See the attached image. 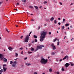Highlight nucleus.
I'll list each match as a JSON object with an SVG mask.
<instances>
[{"label":"nucleus","instance_id":"nucleus-1","mask_svg":"<svg viewBox=\"0 0 74 74\" xmlns=\"http://www.w3.org/2000/svg\"><path fill=\"white\" fill-rule=\"evenodd\" d=\"M42 33L41 34L40 37V41L42 42L44 40V39L45 37L46 36V34L47 32H45L44 31H42Z\"/></svg>","mask_w":74,"mask_h":74},{"label":"nucleus","instance_id":"nucleus-2","mask_svg":"<svg viewBox=\"0 0 74 74\" xmlns=\"http://www.w3.org/2000/svg\"><path fill=\"white\" fill-rule=\"evenodd\" d=\"M40 62L42 64H46L48 62V60H45L44 58L42 57L40 60Z\"/></svg>","mask_w":74,"mask_h":74},{"label":"nucleus","instance_id":"nucleus-3","mask_svg":"<svg viewBox=\"0 0 74 74\" xmlns=\"http://www.w3.org/2000/svg\"><path fill=\"white\" fill-rule=\"evenodd\" d=\"M32 33V31H31L30 33H29V35H27L26 36V37L24 39L25 42H28V41H29V36H30V34H31Z\"/></svg>","mask_w":74,"mask_h":74},{"label":"nucleus","instance_id":"nucleus-4","mask_svg":"<svg viewBox=\"0 0 74 74\" xmlns=\"http://www.w3.org/2000/svg\"><path fill=\"white\" fill-rule=\"evenodd\" d=\"M44 45H38L37 47L36 48V50L37 51V50H38V49H42V47H44Z\"/></svg>","mask_w":74,"mask_h":74},{"label":"nucleus","instance_id":"nucleus-5","mask_svg":"<svg viewBox=\"0 0 74 74\" xmlns=\"http://www.w3.org/2000/svg\"><path fill=\"white\" fill-rule=\"evenodd\" d=\"M17 63H18V62L16 61H14L12 65V67H15L16 66V64H17Z\"/></svg>","mask_w":74,"mask_h":74},{"label":"nucleus","instance_id":"nucleus-6","mask_svg":"<svg viewBox=\"0 0 74 74\" xmlns=\"http://www.w3.org/2000/svg\"><path fill=\"white\" fill-rule=\"evenodd\" d=\"M51 47L53 48V50H55L56 49V47L54 45L53 43H52L51 44Z\"/></svg>","mask_w":74,"mask_h":74},{"label":"nucleus","instance_id":"nucleus-7","mask_svg":"<svg viewBox=\"0 0 74 74\" xmlns=\"http://www.w3.org/2000/svg\"><path fill=\"white\" fill-rule=\"evenodd\" d=\"M64 66L66 67H67L70 66V64L68 63H66L64 65Z\"/></svg>","mask_w":74,"mask_h":74},{"label":"nucleus","instance_id":"nucleus-8","mask_svg":"<svg viewBox=\"0 0 74 74\" xmlns=\"http://www.w3.org/2000/svg\"><path fill=\"white\" fill-rule=\"evenodd\" d=\"M0 58L1 60H2L4 58V57L2 56V54H0Z\"/></svg>","mask_w":74,"mask_h":74},{"label":"nucleus","instance_id":"nucleus-9","mask_svg":"<svg viewBox=\"0 0 74 74\" xmlns=\"http://www.w3.org/2000/svg\"><path fill=\"white\" fill-rule=\"evenodd\" d=\"M3 69L4 72H5L6 70H7V68H5L4 66H3Z\"/></svg>","mask_w":74,"mask_h":74},{"label":"nucleus","instance_id":"nucleus-10","mask_svg":"<svg viewBox=\"0 0 74 74\" xmlns=\"http://www.w3.org/2000/svg\"><path fill=\"white\" fill-rule=\"evenodd\" d=\"M7 59L6 58H4L3 59V62H4V63H5V62H7Z\"/></svg>","mask_w":74,"mask_h":74},{"label":"nucleus","instance_id":"nucleus-11","mask_svg":"<svg viewBox=\"0 0 74 74\" xmlns=\"http://www.w3.org/2000/svg\"><path fill=\"white\" fill-rule=\"evenodd\" d=\"M54 20V18L53 17H52L50 19V21H53Z\"/></svg>","mask_w":74,"mask_h":74},{"label":"nucleus","instance_id":"nucleus-12","mask_svg":"<svg viewBox=\"0 0 74 74\" xmlns=\"http://www.w3.org/2000/svg\"><path fill=\"white\" fill-rule=\"evenodd\" d=\"M55 53H56V52H52V53H51V55H54L55 54Z\"/></svg>","mask_w":74,"mask_h":74},{"label":"nucleus","instance_id":"nucleus-13","mask_svg":"<svg viewBox=\"0 0 74 74\" xmlns=\"http://www.w3.org/2000/svg\"><path fill=\"white\" fill-rule=\"evenodd\" d=\"M31 51H34V49L33 48V47H31Z\"/></svg>","mask_w":74,"mask_h":74},{"label":"nucleus","instance_id":"nucleus-14","mask_svg":"<svg viewBox=\"0 0 74 74\" xmlns=\"http://www.w3.org/2000/svg\"><path fill=\"white\" fill-rule=\"evenodd\" d=\"M34 7L36 10H38V7H37V6H34Z\"/></svg>","mask_w":74,"mask_h":74},{"label":"nucleus","instance_id":"nucleus-15","mask_svg":"<svg viewBox=\"0 0 74 74\" xmlns=\"http://www.w3.org/2000/svg\"><path fill=\"white\" fill-rule=\"evenodd\" d=\"M26 65L27 66H30V65H31V64H29V63H26Z\"/></svg>","mask_w":74,"mask_h":74},{"label":"nucleus","instance_id":"nucleus-16","mask_svg":"<svg viewBox=\"0 0 74 74\" xmlns=\"http://www.w3.org/2000/svg\"><path fill=\"white\" fill-rule=\"evenodd\" d=\"M65 26H69V24H67V23H66V24H65Z\"/></svg>","mask_w":74,"mask_h":74},{"label":"nucleus","instance_id":"nucleus-17","mask_svg":"<svg viewBox=\"0 0 74 74\" xmlns=\"http://www.w3.org/2000/svg\"><path fill=\"white\" fill-rule=\"evenodd\" d=\"M8 49L9 50H11L12 49H13V48L12 47H9Z\"/></svg>","mask_w":74,"mask_h":74},{"label":"nucleus","instance_id":"nucleus-18","mask_svg":"<svg viewBox=\"0 0 74 74\" xmlns=\"http://www.w3.org/2000/svg\"><path fill=\"white\" fill-rule=\"evenodd\" d=\"M64 26H63L61 27V29L62 30H63V29H64Z\"/></svg>","mask_w":74,"mask_h":74},{"label":"nucleus","instance_id":"nucleus-19","mask_svg":"<svg viewBox=\"0 0 74 74\" xmlns=\"http://www.w3.org/2000/svg\"><path fill=\"white\" fill-rule=\"evenodd\" d=\"M14 63V62H13V61H11L10 62V64H13Z\"/></svg>","mask_w":74,"mask_h":74},{"label":"nucleus","instance_id":"nucleus-20","mask_svg":"<svg viewBox=\"0 0 74 74\" xmlns=\"http://www.w3.org/2000/svg\"><path fill=\"white\" fill-rule=\"evenodd\" d=\"M54 23L55 24H56L57 23V21L56 20H54Z\"/></svg>","mask_w":74,"mask_h":74},{"label":"nucleus","instance_id":"nucleus-21","mask_svg":"<svg viewBox=\"0 0 74 74\" xmlns=\"http://www.w3.org/2000/svg\"><path fill=\"white\" fill-rule=\"evenodd\" d=\"M69 57V56H68L67 55H66V56H65L64 58L65 59H66V58H68V57Z\"/></svg>","mask_w":74,"mask_h":74},{"label":"nucleus","instance_id":"nucleus-22","mask_svg":"<svg viewBox=\"0 0 74 74\" xmlns=\"http://www.w3.org/2000/svg\"><path fill=\"white\" fill-rule=\"evenodd\" d=\"M59 43H60V42H59V41H58L57 42V46H59Z\"/></svg>","mask_w":74,"mask_h":74},{"label":"nucleus","instance_id":"nucleus-23","mask_svg":"<svg viewBox=\"0 0 74 74\" xmlns=\"http://www.w3.org/2000/svg\"><path fill=\"white\" fill-rule=\"evenodd\" d=\"M18 55V54L17 53H15V56L16 57H17V56Z\"/></svg>","mask_w":74,"mask_h":74},{"label":"nucleus","instance_id":"nucleus-24","mask_svg":"<svg viewBox=\"0 0 74 74\" xmlns=\"http://www.w3.org/2000/svg\"><path fill=\"white\" fill-rule=\"evenodd\" d=\"M34 38H37V36L36 35H34Z\"/></svg>","mask_w":74,"mask_h":74},{"label":"nucleus","instance_id":"nucleus-25","mask_svg":"<svg viewBox=\"0 0 74 74\" xmlns=\"http://www.w3.org/2000/svg\"><path fill=\"white\" fill-rule=\"evenodd\" d=\"M65 19L63 18V23H64V22H65Z\"/></svg>","mask_w":74,"mask_h":74},{"label":"nucleus","instance_id":"nucleus-26","mask_svg":"<svg viewBox=\"0 0 74 74\" xmlns=\"http://www.w3.org/2000/svg\"><path fill=\"white\" fill-rule=\"evenodd\" d=\"M5 29H6V30L7 31V32H8V33H9L10 32L9 31H8V30L7 29V28H5Z\"/></svg>","mask_w":74,"mask_h":74},{"label":"nucleus","instance_id":"nucleus-27","mask_svg":"<svg viewBox=\"0 0 74 74\" xmlns=\"http://www.w3.org/2000/svg\"><path fill=\"white\" fill-rule=\"evenodd\" d=\"M49 72H52V69H49Z\"/></svg>","mask_w":74,"mask_h":74},{"label":"nucleus","instance_id":"nucleus-28","mask_svg":"<svg viewBox=\"0 0 74 74\" xmlns=\"http://www.w3.org/2000/svg\"><path fill=\"white\" fill-rule=\"evenodd\" d=\"M3 70L1 69L0 70V73H3Z\"/></svg>","mask_w":74,"mask_h":74},{"label":"nucleus","instance_id":"nucleus-29","mask_svg":"<svg viewBox=\"0 0 74 74\" xmlns=\"http://www.w3.org/2000/svg\"><path fill=\"white\" fill-rule=\"evenodd\" d=\"M61 70L62 71H64V68L63 67L62 68Z\"/></svg>","mask_w":74,"mask_h":74},{"label":"nucleus","instance_id":"nucleus-30","mask_svg":"<svg viewBox=\"0 0 74 74\" xmlns=\"http://www.w3.org/2000/svg\"><path fill=\"white\" fill-rule=\"evenodd\" d=\"M22 1H23V2H24V3H25L26 1V0H22Z\"/></svg>","mask_w":74,"mask_h":74},{"label":"nucleus","instance_id":"nucleus-31","mask_svg":"<svg viewBox=\"0 0 74 74\" xmlns=\"http://www.w3.org/2000/svg\"><path fill=\"white\" fill-rule=\"evenodd\" d=\"M57 40V38L55 39L54 40V42H55Z\"/></svg>","mask_w":74,"mask_h":74},{"label":"nucleus","instance_id":"nucleus-32","mask_svg":"<svg viewBox=\"0 0 74 74\" xmlns=\"http://www.w3.org/2000/svg\"><path fill=\"white\" fill-rule=\"evenodd\" d=\"M35 42H37V40L35 39Z\"/></svg>","mask_w":74,"mask_h":74},{"label":"nucleus","instance_id":"nucleus-33","mask_svg":"<svg viewBox=\"0 0 74 74\" xmlns=\"http://www.w3.org/2000/svg\"><path fill=\"white\" fill-rule=\"evenodd\" d=\"M29 8H33V6H29Z\"/></svg>","mask_w":74,"mask_h":74},{"label":"nucleus","instance_id":"nucleus-34","mask_svg":"<svg viewBox=\"0 0 74 74\" xmlns=\"http://www.w3.org/2000/svg\"><path fill=\"white\" fill-rule=\"evenodd\" d=\"M23 36H21V39H22V38H23Z\"/></svg>","mask_w":74,"mask_h":74},{"label":"nucleus","instance_id":"nucleus-35","mask_svg":"<svg viewBox=\"0 0 74 74\" xmlns=\"http://www.w3.org/2000/svg\"><path fill=\"white\" fill-rule=\"evenodd\" d=\"M3 66H7V65H6V64H4L3 65Z\"/></svg>","mask_w":74,"mask_h":74},{"label":"nucleus","instance_id":"nucleus-36","mask_svg":"<svg viewBox=\"0 0 74 74\" xmlns=\"http://www.w3.org/2000/svg\"><path fill=\"white\" fill-rule=\"evenodd\" d=\"M19 49L20 50L21 49V50H22V49H23V48H22V47L20 48Z\"/></svg>","mask_w":74,"mask_h":74},{"label":"nucleus","instance_id":"nucleus-37","mask_svg":"<svg viewBox=\"0 0 74 74\" xmlns=\"http://www.w3.org/2000/svg\"><path fill=\"white\" fill-rule=\"evenodd\" d=\"M71 65L72 66H74V64H71Z\"/></svg>","mask_w":74,"mask_h":74},{"label":"nucleus","instance_id":"nucleus-38","mask_svg":"<svg viewBox=\"0 0 74 74\" xmlns=\"http://www.w3.org/2000/svg\"><path fill=\"white\" fill-rule=\"evenodd\" d=\"M2 3H3V2H0V5H1Z\"/></svg>","mask_w":74,"mask_h":74},{"label":"nucleus","instance_id":"nucleus-39","mask_svg":"<svg viewBox=\"0 0 74 74\" xmlns=\"http://www.w3.org/2000/svg\"><path fill=\"white\" fill-rule=\"evenodd\" d=\"M58 24L59 25H60V24H61L60 23V22L58 23Z\"/></svg>","mask_w":74,"mask_h":74},{"label":"nucleus","instance_id":"nucleus-40","mask_svg":"<svg viewBox=\"0 0 74 74\" xmlns=\"http://www.w3.org/2000/svg\"><path fill=\"white\" fill-rule=\"evenodd\" d=\"M28 53H32V52H30V51H28Z\"/></svg>","mask_w":74,"mask_h":74},{"label":"nucleus","instance_id":"nucleus-41","mask_svg":"<svg viewBox=\"0 0 74 74\" xmlns=\"http://www.w3.org/2000/svg\"><path fill=\"white\" fill-rule=\"evenodd\" d=\"M32 43H33V44H34V41H32Z\"/></svg>","mask_w":74,"mask_h":74},{"label":"nucleus","instance_id":"nucleus-42","mask_svg":"<svg viewBox=\"0 0 74 74\" xmlns=\"http://www.w3.org/2000/svg\"><path fill=\"white\" fill-rule=\"evenodd\" d=\"M31 21H32V22H33L34 21V20L33 19L31 20Z\"/></svg>","mask_w":74,"mask_h":74},{"label":"nucleus","instance_id":"nucleus-43","mask_svg":"<svg viewBox=\"0 0 74 74\" xmlns=\"http://www.w3.org/2000/svg\"><path fill=\"white\" fill-rule=\"evenodd\" d=\"M21 54H23V52L22 51L21 52Z\"/></svg>","mask_w":74,"mask_h":74},{"label":"nucleus","instance_id":"nucleus-44","mask_svg":"<svg viewBox=\"0 0 74 74\" xmlns=\"http://www.w3.org/2000/svg\"><path fill=\"white\" fill-rule=\"evenodd\" d=\"M34 74H37V72H34Z\"/></svg>","mask_w":74,"mask_h":74},{"label":"nucleus","instance_id":"nucleus-45","mask_svg":"<svg viewBox=\"0 0 74 74\" xmlns=\"http://www.w3.org/2000/svg\"><path fill=\"white\" fill-rule=\"evenodd\" d=\"M27 59V57L25 58H24L25 60H26V59Z\"/></svg>","mask_w":74,"mask_h":74},{"label":"nucleus","instance_id":"nucleus-46","mask_svg":"<svg viewBox=\"0 0 74 74\" xmlns=\"http://www.w3.org/2000/svg\"><path fill=\"white\" fill-rule=\"evenodd\" d=\"M44 3V4H46V3H47V1H45Z\"/></svg>","mask_w":74,"mask_h":74},{"label":"nucleus","instance_id":"nucleus-47","mask_svg":"<svg viewBox=\"0 0 74 74\" xmlns=\"http://www.w3.org/2000/svg\"><path fill=\"white\" fill-rule=\"evenodd\" d=\"M49 34H51V32H49Z\"/></svg>","mask_w":74,"mask_h":74},{"label":"nucleus","instance_id":"nucleus-48","mask_svg":"<svg viewBox=\"0 0 74 74\" xmlns=\"http://www.w3.org/2000/svg\"><path fill=\"white\" fill-rule=\"evenodd\" d=\"M74 38H72V39H71V41H73V40H74Z\"/></svg>","mask_w":74,"mask_h":74},{"label":"nucleus","instance_id":"nucleus-49","mask_svg":"<svg viewBox=\"0 0 74 74\" xmlns=\"http://www.w3.org/2000/svg\"><path fill=\"white\" fill-rule=\"evenodd\" d=\"M58 20H60V18H58Z\"/></svg>","mask_w":74,"mask_h":74},{"label":"nucleus","instance_id":"nucleus-50","mask_svg":"<svg viewBox=\"0 0 74 74\" xmlns=\"http://www.w3.org/2000/svg\"><path fill=\"white\" fill-rule=\"evenodd\" d=\"M62 61V60L60 59V62H61Z\"/></svg>","mask_w":74,"mask_h":74},{"label":"nucleus","instance_id":"nucleus-51","mask_svg":"<svg viewBox=\"0 0 74 74\" xmlns=\"http://www.w3.org/2000/svg\"><path fill=\"white\" fill-rule=\"evenodd\" d=\"M57 74H59V72H57Z\"/></svg>","mask_w":74,"mask_h":74},{"label":"nucleus","instance_id":"nucleus-52","mask_svg":"<svg viewBox=\"0 0 74 74\" xmlns=\"http://www.w3.org/2000/svg\"><path fill=\"white\" fill-rule=\"evenodd\" d=\"M74 3H72L71 4V5H73V4Z\"/></svg>","mask_w":74,"mask_h":74},{"label":"nucleus","instance_id":"nucleus-53","mask_svg":"<svg viewBox=\"0 0 74 74\" xmlns=\"http://www.w3.org/2000/svg\"><path fill=\"white\" fill-rule=\"evenodd\" d=\"M17 5H19V3H17Z\"/></svg>","mask_w":74,"mask_h":74},{"label":"nucleus","instance_id":"nucleus-54","mask_svg":"<svg viewBox=\"0 0 74 74\" xmlns=\"http://www.w3.org/2000/svg\"><path fill=\"white\" fill-rule=\"evenodd\" d=\"M40 8H42V6H40V7H39Z\"/></svg>","mask_w":74,"mask_h":74},{"label":"nucleus","instance_id":"nucleus-55","mask_svg":"<svg viewBox=\"0 0 74 74\" xmlns=\"http://www.w3.org/2000/svg\"><path fill=\"white\" fill-rule=\"evenodd\" d=\"M14 10H16V11H18V10H17V9H14Z\"/></svg>","mask_w":74,"mask_h":74},{"label":"nucleus","instance_id":"nucleus-56","mask_svg":"<svg viewBox=\"0 0 74 74\" xmlns=\"http://www.w3.org/2000/svg\"><path fill=\"white\" fill-rule=\"evenodd\" d=\"M63 60H64V59H66L64 57V58H63Z\"/></svg>","mask_w":74,"mask_h":74},{"label":"nucleus","instance_id":"nucleus-57","mask_svg":"<svg viewBox=\"0 0 74 74\" xmlns=\"http://www.w3.org/2000/svg\"><path fill=\"white\" fill-rule=\"evenodd\" d=\"M60 4L61 5H62V3H60Z\"/></svg>","mask_w":74,"mask_h":74},{"label":"nucleus","instance_id":"nucleus-58","mask_svg":"<svg viewBox=\"0 0 74 74\" xmlns=\"http://www.w3.org/2000/svg\"><path fill=\"white\" fill-rule=\"evenodd\" d=\"M50 58V57H48V59H49Z\"/></svg>","mask_w":74,"mask_h":74},{"label":"nucleus","instance_id":"nucleus-59","mask_svg":"<svg viewBox=\"0 0 74 74\" xmlns=\"http://www.w3.org/2000/svg\"><path fill=\"white\" fill-rule=\"evenodd\" d=\"M57 33H59V32L58 31H57Z\"/></svg>","mask_w":74,"mask_h":74},{"label":"nucleus","instance_id":"nucleus-60","mask_svg":"<svg viewBox=\"0 0 74 74\" xmlns=\"http://www.w3.org/2000/svg\"><path fill=\"white\" fill-rule=\"evenodd\" d=\"M58 30H59V29H60V27L58 28Z\"/></svg>","mask_w":74,"mask_h":74},{"label":"nucleus","instance_id":"nucleus-61","mask_svg":"<svg viewBox=\"0 0 74 74\" xmlns=\"http://www.w3.org/2000/svg\"><path fill=\"white\" fill-rule=\"evenodd\" d=\"M16 27H18V25H16Z\"/></svg>","mask_w":74,"mask_h":74},{"label":"nucleus","instance_id":"nucleus-62","mask_svg":"<svg viewBox=\"0 0 74 74\" xmlns=\"http://www.w3.org/2000/svg\"><path fill=\"white\" fill-rule=\"evenodd\" d=\"M1 38L0 36V39L1 40Z\"/></svg>","mask_w":74,"mask_h":74},{"label":"nucleus","instance_id":"nucleus-63","mask_svg":"<svg viewBox=\"0 0 74 74\" xmlns=\"http://www.w3.org/2000/svg\"><path fill=\"white\" fill-rule=\"evenodd\" d=\"M30 15H33V14H30Z\"/></svg>","mask_w":74,"mask_h":74},{"label":"nucleus","instance_id":"nucleus-64","mask_svg":"<svg viewBox=\"0 0 74 74\" xmlns=\"http://www.w3.org/2000/svg\"><path fill=\"white\" fill-rule=\"evenodd\" d=\"M42 74H45V73H42Z\"/></svg>","mask_w":74,"mask_h":74}]
</instances>
